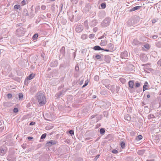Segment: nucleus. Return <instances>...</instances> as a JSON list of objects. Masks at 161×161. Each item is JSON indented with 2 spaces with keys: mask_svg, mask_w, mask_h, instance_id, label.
Wrapping results in <instances>:
<instances>
[{
  "mask_svg": "<svg viewBox=\"0 0 161 161\" xmlns=\"http://www.w3.org/2000/svg\"><path fill=\"white\" fill-rule=\"evenodd\" d=\"M36 99L40 106H42L46 103V97L41 92L37 93Z\"/></svg>",
  "mask_w": 161,
  "mask_h": 161,
  "instance_id": "f257e3e1",
  "label": "nucleus"
},
{
  "mask_svg": "<svg viewBox=\"0 0 161 161\" xmlns=\"http://www.w3.org/2000/svg\"><path fill=\"white\" fill-rule=\"evenodd\" d=\"M26 31V29L22 27H21L17 29L16 30V34L19 36H22L24 35Z\"/></svg>",
  "mask_w": 161,
  "mask_h": 161,
  "instance_id": "f03ea898",
  "label": "nucleus"
},
{
  "mask_svg": "<svg viewBox=\"0 0 161 161\" xmlns=\"http://www.w3.org/2000/svg\"><path fill=\"white\" fill-rule=\"evenodd\" d=\"M110 19L108 18H106L101 23V25L103 27L108 26L110 22Z\"/></svg>",
  "mask_w": 161,
  "mask_h": 161,
  "instance_id": "7ed1b4c3",
  "label": "nucleus"
},
{
  "mask_svg": "<svg viewBox=\"0 0 161 161\" xmlns=\"http://www.w3.org/2000/svg\"><path fill=\"white\" fill-rule=\"evenodd\" d=\"M7 151L6 148L4 146L0 148V155L3 156L6 153Z\"/></svg>",
  "mask_w": 161,
  "mask_h": 161,
  "instance_id": "20e7f679",
  "label": "nucleus"
},
{
  "mask_svg": "<svg viewBox=\"0 0 161 161\" xmlns=\"http://www.w3.org/2000/svg\"><path fill=\"white\" fill-rule=\"evenodd\" d=\"M57 143V142L55 140L48 141L46 144V146H47L51 147L53 145L56 144Z\"/></svg>",
  "mask_w": 161,
  "mask_h": 161,
  "instance_id": "39448f33",
  "label": "nucleus"
},
{
  "mask_svg": "<svg viewBox=\"0 0 161 161\" xmlns=\"http://www.w3.org/2000/svg\"><path fill=\"white\" fill-rule=\"evenodd\" d=\"M83 29V27L82 25H77L75 28V30L78 32H80Z\"/></svg>",
  "mask_w": 161,
  "mask_h": 161,
  "instance_id": "423d86ee",
  "label": "nucleus"
},
{
  "mask_svg": "<svg viewBox=\"0 0 161 161\" xmlns=\"http://www.w3.org/2000/svg\"><path fill=\"white\" fill-rule=\"evenodd\" d=\"M137 23L135 22V20H133L132 19H130L128 20L127 23V25L128 26H132Z\"/></svg>",
  "mask_w": 161,
  "mask_h": 161,
  "instance_id": "0eeeda50",
  "label": "nucleus"
},
{
  "mask_svg": "<svg viewBox=\"0 0 161 161\" xmlns=\"http://www.w3.org/2000/svg\"><path fill=\"white\" fill-rule=\"evenodd\" d=\"M128 52L127 51H125L122 53L120 55V57L122 58H125L128 57Z\"/></svg>",
  "mask_w": 161,
  "mask_h": 161,
  "instance_id": "6e6552de",
  "label": "nucleus"
},
{
  "mask_svg": "<svg viewBox=\"0 0 161 161\" xmlns=\"http://www.w3.org/2000/svg\"><path fill=\"white\" fill-rule=\"evenodd\" d=\"M58 64V62L57 61H52L50 63V65L51 67H55L57 66Z\"/></svg>",
  "mask_w": 161,
  "mask_h": 161,
  "instance_id": "1a4fd4ad",
  "label": "nucleus"
},
{
  "mask_svg": "<svg viewBox=\"0 0 161 161\" xmlns=\"http://www.w3.org/2000/svg\"><path fill=\"white\" fill-rule=\"evenodd\" d=\"M132 43L134 45H137L140 44V42L136 39H134L133 41H132Z\"/></svg>",
  "mask_w": 161,
  "mask_h": 161,
  "instance_id": "9d476101",
  "label": "nucleus"
},
{
  "mask_svg": "<svg viewBox=\"0 0 161 161\" xmlns=\"http://www.w3.org/2000/svg\"><path fill=\"white\" fill-rule=\"evenodd\" d=\"M93 49L95 50H104V49L102 48L99 46H94Z\"/></svg>",
  "mask_w": 161,
  "mask_h": 161,
  "instance_id": "9b49d317",
  "label": "nucleus"
},
{
  "mask_svg": "<svg viewBox=\"0 0 161 161\" xmlns=\"http://www.w3.org/2000/svg\"><path fill=\"white\" fill-rule=\"evenodd\" d=\"M97 23V21L96 20H92L90 24V25L92 27H94L96 25Z\"/></svg>",
  "mask_w": 161,
  "mask_h": 161,
  "instance_id": "f8f14e48",
  "label": "nucleus"
},
{
  "mask_svg": "<svg viewBox=\"0 0 161 161\" xmlns=\"http://www.w3.org/2000/svg\"><path fill=\"white\" fill-rule=\"evenodd\" d=\"M107 43V41L106 40H102L100 43V45L101 46H105Z\"/></svg>",
  "mask_w": 161,
  "mask_h": 161,
  "instance_id": "ddd939ff",
  "label": "nucleus"
},
{
  "mask_svg": "<svg viewBox=\"0 0 161 161\" xmlns=\"http://www.w3.org/2000/svg\"><path fill=\"white\" fill-rule=\"evenodd\" d=\"M34 76V75L33 74H30L28 76L27 78L26 79L25 82L27 80H30L32 79Z\"/></svg>",
  "mask_w": 161,
  "mask_h": 161,
  "instance_id": "4468645a",
  "label": "nucleus"
},
{
  "mask_svg": "<svg viewBox=\"0 0 161 161\" xmlns=\"http://www.w3.org/2000/svg\"><path fill=\"white\" fill-rule=\"evenodd\" d=\"M125 119L128 121H129L130 120L131 117L129 114H126L125 116L124 117Z\"/></svg>",
  "mask_w": 161,
  "mask_h": 161,
  "instance_id": "2eb2a0df",
  "label": "nucleus"
},
{
  "mask_svg": "<svg viewBox=\"0 0 161 161\" xmlns=\"http://www.w3.org/2000/svg\"><path fill=\"white\" fill-rule=\"evenodd\" d=\"M129 87L131 88H132L134 86V82L132 80H130L129 82Z\"/></svg>",
  "mask_w": 161,
  "mask_h": 161,
  "instance_id": "dca6fc26",
  "label": "nucleus"
},
{
  "mask_svg": "<svg viewBox=\"0 0 161 161\" xmlns=\"http://www.w3.org/2000/svg\"><path fill=\"white\" fill-rule=\"evenodd\" d=\"M148 84V83L147 81L145 82L144 85L143 86V91H144L146 90L147 89Z\"/></svg>",
  "mask_w": 161,
  "mask_h": 161,
  "instance_id": "f3484780",
  "label": "nucleus"
},
{
  "mask_svg": "<svg viewBox=\"0 0 161 161\" xmlns=\"http://www.w3.org/2000/svg\"><path fill=\"white\" fill-rule=\"evenodd\" d=\"M140 8L141 6H137L131 9L130 11H134L136 10L139 9Z\"/></svg>",
  "mask_w": 161,
  "mask_h": 161,
  "instance_id": "a211bd4d",
  "label": "nucleus"
},
{
  "mask_svg": "<svg viewBox=\"0 0 161 161\" xmlns=\"http://www.w3.org/2000/svg\"><path fill=\"white\" fill-rule=\"evenodd\" d=\"M94 57L97 59H100L101 58V56L100 55H98V54H97V55H94L93 56V58H94ZM95 60V58H94Z\"/></svg>",
  "mask_w": 161,
  "mask_h": 161,
  "instance_id": "6ab92c4d",
  "label": "nucleus"
},
{
  "mask_svg": "<svg viewBox=\"0 0 161 161\" xmlns=\"http://www.w3.org/2000/svg\"><path fill=\"white\" fill-rule=\"evenodd\" d=\"M156 46L159 48L161 47V42L158 41L157 42L156 44Z\"/></svg>",
  "mask_w": 161,
  "mask_h": 161,
  "instance_id": "aec40b11",
  "label": "nucleus"
},
{
  "mask_svg": "<svg viewBox=\"0 0 161 161\" xmlns=\"http://www.w3.org/2000/svg\"><path fill=\"white\" fill-rule=\"evenodd\" d=\"M87 37V35L85 34H83L81 36V38L83 40L86 39Z\"/></svg>",
  "mask_w": 161,
  "mask_h": 161,
  "instance_id": "412c9836",
  "label": "nucleus"
},
{
  "mask_svg": "<svg viewBox=\"0 0 161 161\" xmlns=\"http://www.w3.org/2000/svg\"><path fill=\"white\" fill-rule=\"evenodd\" d=\"M115 86L114 85H112L110 87V90L112 92H114V91Z\"/></svg>",
  "mask_w": 161,
  "mask_h": 161,
  "instance_id": "4be33fe9",
  "label": "nucleus"
},
{
  "mask_svg": "<svg viewBox=\"0 0 161 161\" xmlns=\"http://www.w3.org/2000/svg\"><path fill=\"white\" fill-rule=\"evenodd\" d=\"M100 133L101 134H103L105 132V130L104 129L101 128L100 130Z\"/></svg>",
  "mask_w": 161,
  "mask_h": 161,
  "instance_id": "5701e85b",
  "label": "nucleus"
},
{
  "mask_svg": "<svg viewBox=\"0 0 161 161\" xmlns=\"http://www.w3.org/2000/svg\"><path fill=\"white\" fill-rule=\"evenodd\" d=\"M120 146L122 149L125 148V144L123 142H122L120 143Z\"/></svg>",
  "mask_w": 161,
  "mask_h": 161,
  "instance_id": "b1692460",
  "label": "nucleus"
},
{
  "mask_svg": "<svg viewBox=\"0 0 161 161\" xmlns=\"http://www.w3.org/2000/svg\"><path fill=\"white\" fill-rule=\"evenodd\" d=\"M19 97L20 100H22L23 97V95L21 93H20L19 94Z\"/></svg>",
  "mask_w": 161,
  "mask_h": 161,
  "instance_id": "393cba45",
  "label": "nucleus"
},
{
  "mask_svg": "<svg viewBox=\"0 0 161 161\" xmlns=\"http://www.w3.org/2000/svg\"><path fill=\"white\" fill-rule=\"evenodd\" d=\"M20 6L19 5L16 4L14 5V8L15 9H18L20 8Z\"/></svg>",
  "mask_w": 161,
  "mask_h": 161,
  "instance_id": "a878e982",
  "label": "nucleus"
},
{
  "mask_svg": "<svg viewBox=\"0 0 161 161\" xmlns=\"http://www.w3.org/2000/svg\"><path fill=\"white\" fill-rule=\"evenodd\" d=\"M52 127L50 125H47L45 129L47 130H49L52 129Z\"/></svg>",
  "mask_w": 161,
  "mask_h": 161,
  "instance_id": "bb28decb",
  "label": "nucleus"
},
{
  "mask_svg": "<svg viewBox=\"0 0 161 161\" xmlns=\"http://www.w3.org/2000/svg\"><path fill=\"white\" fill-rule=\"evenodd\" d=\"M144 47L147 49H148L150 48V46L148 44H147L145 45Z\"/></svg>",
  "mask_w": 161,
  "mask_h": 161,
  "instance_id": "cd10ccee",
  "label": "nucleus"
},
{
  "mask_svg": "<svg viewBox=\"0 0 161 161\" xmlns=\"http://www.w3.org/2000/svg\"><path fill=\"white\" fill-rule=\"evenodd\" d=\"M155 117L154 115L152 114H150L148 116V119H151V118H154Z\"/></svg>",
  "mask_w": 161,
  "mask_h": 161,
  "instance_id": "c85d7f7f",
  "label": "nucleus"
},
{
  "mask_svg": "<svg viewBox=\"0 0 161 161\" xmlns=\"http://www.w3.org/2000/svg\"><path fill=\"white\" fill-rule=\"evenodd\" d=\"M144 153V151L142 150L138 151V153L140 155H142Z\"/></svg>",
  "mask_w": 161,
  "mask_h": 161,
  "instance_id": "c756f323",
  "label": "nucleus"
},
{
  "mask_svg": "<svg viewBox=\"0 0 161 161\" xmlns=\"http://www.w3.org/2000/svg\"><path fill=\"white\" fill-rule=\"evenodd\" d=\"M108 47L113 48L114 47V45L112 43H109L108 45Z\"/></svg>",
  "mask_w": 161,
  "mask_h": 161,
  "instance_id": "7c9ffc66",
  "label": "nucleus"
},
{
  "mask_svg": "<svg viewBox=\"0 0 161 161\" xmlns=\"http://www.w3.org/2000/svg\"><path fill=\"white\" fill-rule=\"evenodd\" d=\"M95 36V35L94 34H92L89 35V37L90 38H93Z\"/></svg>",
  "mask_w": 161,
  "mask_h": 161,
  "instance_id": "2f4dec72",
  "label": "nucleus"
},
{
  "mask_svg": "<svg viewBox=\"0 0 161 161\" xmlns=\"http://www.w3.org/2000/svg\"><path fill=\"white\" fill-rule=\"evenodd\" d=\"M46 134L45 133L43 134L41 136V139H44L46 137Z\"/></svg>",
  "mask_w": 161,
  "mask_h": 161,
  "instance_id": "473e14b6",
  "label": "nucleus"
},
{
  "mask_svg": "<svg viewBox=\"0 0 161 161\" xmlns=\"http://www.w3.org/2000/svg\"><path fill=\"white\" fill-rule=\"evenodd\" d=\"M38 35L37 34H35L34 35L33 38L34 39H35L38 37Z\"/></svg>",
  "mask_w": 161,
  "mask_h": 161,
  "instance_id": "72a5a7b5",
  "label": "nucleus"
},
{
  "mask_svg": "<svg viewBox=\"0 0 161 161\" xmlns=\"http://www.w3.org/2000/svg\"><path fill=\"white\" fill-rule=\"evenodd\" d=\"M106 6V4L105 3H102L101 4V7L103 8H104Z\"/></svg>",
  "mask_w": 161,
  "mask_h": 161,
  "instance_id": "f704fd0d",
  "label": "nucleus"
},
{
  "mask_svg": "<svg viewBox=\"0 0 161 161\" xmlns=\"http://www.w3.org/2000/svg\"><path fill=\"white\" fill-rule=\"evenodd\" d=\"M18 109L17 108H15L14 109V112L15 113L18 112Z\"/></svg>",
  "mask_w": 161,
  "mask_h": 161,
  "instance_id": "c9c22d12",
  "label": "nucleus"
},
{
  "mask_svg": "<svg viewBox=\"0 0 161 161\" xmlns=\"http://www.w3.org/2000/svg\"><path fill=\"white\" fill-rule=\"evenodd\" d=\"M46 7L45 5H42L41 6V9L42 10H44L46 9Z\"/></svg>",
  "mask_w": 161,
  "mask_h": 161,
  "instance_id": "e433bc0d",
  "label": "nucleus"
},
{
  "mask_svg": "<svg viewBox=\"0 0 161 161\" xmlns=\"http://www.w3.org/2000/svg\"><path fill=\"white\" fill-rule=\"evenodd\" d=\"M88 81H87V80L86 81H85V84L82 86V87L83 88V87H85V86H86L88 85Z\"/></svg>",
  "mask_w": 161,
  "mask_h": 161,
  "instance_id": "4c0bfd02",
  "label": "nucleus"
},
{
  "mask_svg": "<svg viewBox=\"0 0 161 161\" xmlns=\"http://www.w3.org/2000/svg\"><path fill=\"white\" fill-rule=\"evenodd\" d=\"M26 1L24 0H23L21 2V4H22V5H25L26 4Z\"/></svg>",
  "mask_w": 161,
  "mask_h": 161,
  "instance_id": "58836bf2",
  "label": "nucleus"
},
{
  "mask_svg": "<svg viewBox=\"0 0 161 161\" xmlns=\"http://www.w3.org/2000/svg\"><path fill=\"white\" fill-rule=\"evenodd\" d=\"M140 84L139 83L137 82L136 83L135 87H138L140 86Z\"/></svg>",
  "mask_w": 161,
  "mask_h": 161,
  "instance_id": "ea45409f",
  "label": "nucleus"
},
{
  "mask_svg": "<svg viewBox=\"0 0 161 161\" xmlns=\"http://www.w3.org/2000/svg\"><path fill=\"white\" fill-rule=\"evenodd\" d=\"M137 138L138 140H139L142 139V136L141 135H139L138 136Z\"/></svg>",
  "mask_w": 161,
  "mask_h": 161,
  "instance_id": "a19ab883",
  "label": "nucleus"
},
{
  "mask_svg": "<svg viewBox=\"0 0 161 161\" xmlns=\"http://www.w3.org/2000/svg\"><path fill=\"white\" fill-rule=\"evenodd\" d=\"M157 64L159 66H161V59L158 62Z\"/></svg>",
  "mask_w": 161,
  "mask_h": 161,
  "instance_id": "79ce46f5",
  "label": "nucleus"
},
{
  "mask_svg": "<svg viewBox=\"0 0 161 161\" xmlns=\"http://www.w3.org/2000/svg\"><path fill=\"white\" fill-rule=\"evenodd\" d=\"M78 0H71V2L75 4L76 3L78 2Z\"/></svg>",
  "mask_w": 161,
  "mask_h": 161,
  "instance_id": "37998d69",
  "label": "nucleus"
},
{
  "mask_svg": "<svg viewBox=\"0 0 161 161\" xmlns=\"http://www.w3.org/2000/svg\"><path fill=\"white\" fill-rule=\"evenodd\" d=\"M7 97L8 98H10L12 97V95L11 94L9 93L8 94Z\"/></svg>",
  "mask_w": 161,
  "mask_h": 161,
  "instance_id": "c03bdc74",
  "label": "nucleus"
},
{
  "mask_svg": "<svg viewBox=\"0 0 161 161\" xmlns=\"http://www.w3.org/2000/svg\"><path fill=\"white\" fill-rule=\"evenodd\" d=\"M69 133L71 135L74 134V131L72 130H69Z\"/></svg>",
  "mask_w": 161,
  "mask_h": 161,
  "instance_id": "a18cd8bd",
  "label": "nucleus"
},
{
  "mask_svg": "<svg viewBox=\"0 0 161 161\" xmlns=\"http://www.w3.org/2000/svg\"><path fill=\"white\" fill-rule=\"evenodd\" d=\"M98 29L97 27H95L93 29V31L94 32H96L97 31Z\"/></svg>",
  "mask_w": 161,
  "mask_h": 161,
  "instance_id": "49530a36",
  "label": "nucleus"
},
{
  "mask_svg": "<svg viewBox=\"0 0 161 161\" xmlns=\"http://www.w3.org/2000/svg\"><path fill=\"white\" fill-rule=\"evenodd\" d=\"M112 153L115 154H116L118 153V151L116 150H114L112 151Z\"/></svg>",
  "mask_w": 161,
  "mask_h": 161,
  "instance_id": "de8ad7c7",
  "label": "nucleus"
},
{
  "mask_svg": "<svg viewBox=\"0 0 161 161\" xmlns=\"http://www.w3.org/2000/svg\"><path fill=\"white\" fill-rule=\"evenodd\" d=\"M105 86L108 89H109L111 86L109 85H105Z\"/></svg>",
  "mask_w": 161,
  "mask_h": 161,
  "instance_id": "09e8293b",
  "label": "nucleus"
},
{
  "mask_svg": "<svg viewBox=\"0 0 161 161\" xmlns=\"http://www.w3.org/2000/svg\"><path fill=\"white\" fill-rule=\"evenodd\" d=\"M158 36L157 35H154L152 36L153 38L154 39H156L157 38Z\"/></svg>",
  "mask_w": 161,
  "mask_h": 161,
  "instance_id": "8fccbe9b",
  "label": "nucleus"
},
{
  "mask_svg": "<svg viewBox=\"0 0 161 161\" xmlns=\"http://www.w3.org/2000/svg\"><path fill=\"white\" fill-rule=\"evenodd\" d=\"M9 104L8 103L6 102L3 103V105L4 106H7L8 104Z\"/></svg>",
  "mask_w": 161,
  "mask_h": 161,
  "instance_id": "3c124183",
  "label": "nucleus"
},
{
  "mask_svg": "<svg viewBox=\"0 0 161 161\" xmlns=\"http://www.w3.org/2000/svg\"><path fill=\"white\" fill-rule=\"evenodd\" d=\"M99 79V77L98 76H95L94 77V80H97Z\"/></svg>",
  "mask_w": 161,
  "mask_h": 161,
  "instance_id": "603ef678",
  "label": "nucleus"
},
{
  "mask_svg": "<svg viewBox=\"0 0 161 161\" xmlns=\"http://www.w3.org/2000/svg\"><path fill=\"white\" fill-rule=\"evenodd\" d=\"M35 123L34 122H31L30 123V125H35Z\"/></svg>",
  "mask_w": 161,
  "mask_h": 161,
  "instance_id": "864d4df0",
  "label": "nucleus"
},
{
  "mask_svg": "<svg viewBox=\"0 0 161 161\" xmlns=\"http://www.w3.org/2000/svg\"><path fill=\"white\" fill-rule=\"evenodd\" d=\"M99 155H97L95 158H94L95 160H97V159L99 157Z\"/></svg>",
  "mask_w": 161,
  "mask_h": 161,
  "instance_id": "5fc2aeb1",
  "label": "nucleus"
},
{
  "mask_svg": "<svg viewBox=\"0 0 161 161\" xmlns=\"http://www.w3.org/2000/svg\"><path fill=\"white\" fill-rule=\"evenodd\" d=\"M75 70L76 71H78L79 70V68L78 66H75Z\"/></svg>",
  "mask_w": 161,
  "mask_h": 161,
  "instance_id": "6e6d98bb",
  "label": "nucleus"
},
{
  "mask_svg": "<svg viewBox=\"0 0 161 161\" xmlns=\"http://www.w3.org/2000/svg\"><path fill=\"white\" fill-rule=\"evenodd\" d=\"M33 137H29L27 138V139L28 140H31L33 139Z\"/></svg>",
  "mask_w": 161,
  "mask_h": 161,
  "instance_id": "4d7b16f0",
  "label": "nucleus"
},
{
  "mask_svg": "<svg viewBox=\"0 0 161 161\" xmlns=\"http://www.w3.org/2000/svg\"><path fill=\"white\" fill-rule=\"evenodd\" d=\"M116 91H118V90L119 89V86H117L116 87Z\"/></svg>",
  "mask_w": 161,
  "mask_h": 161,
  "instance_id": "13d9d810",
  "label": "nucleus"
},
{
  "mask_svg": "<svg viewBox=\"0 0 161 161\" xmlns=\"http://www.w3.org/2000/svg\"><path fill=\"white\" fill-rule=\"evenodd\" d=\"M83 80H81L80 82V85H81L83 84Z\"/></svg>",
  "mask_w": 161,
  "mask_h": 161,
  "instance_id": "bf43d9fd",
  "label": "nucleus"
},
{
  "mask_svg": "<svg viewBox=\"0 0 161 161\" xmlns=\"http://www.w3.org/2000/svg\"><path fill=\"white\" fill-rule=\"evenodd\" d=\"M104 50V51H107V52H109L110 51L108 49H104V50Z\"/></svg>",
  "mask_w": 161,
  "mask_h": 161,
  "instance_id": "052dcab7",
  "label": "nucleus"
},
{
  "mask_svg": "<svg viewBox=\"0 0 161 161\" xmlns=\"http://www.w3.org/2000/svg\"><path fill=\"white\" fill-rule=\"evenodd\" d=\"M103 37H104V36H101V37H100L98 38V39H100L103 38Z\"/></svg>",
  "mask_w": 161,
  "mask_h": 161,
  "instance_id": "680f3d73",
  "label": "nucleus"
},
{
  "mask_svg": "<svg viewBox=\"0 0 161 161\" xmlns=\"http://www.w3.org/2000/svg\"><path fill=\"white\" fill-rule=\"evenodd\" d=\"M154 160L153 159H147V161H153Z\"/></svg>",
  "mask_w": 161,
  "mask_h": 161,
  "instance_id": "e2e57ef3",
  "label": "nucleus"
},
{
  "mask_svg": "<svg viewBox=\"0 0 161 161\" xmlns=\"http://www.w3.org/2000/svg\"><path fill=\"white\" fill-rule=\"evenodd\" d=\"M104 81H106V82H109V80H103V81L104 82Z\"/></svg>",
  "mask_w": 161,
  "mask_h": 161,
  "instance_id": "0e129e2a",
  "label": "nucleus"
},
{
  "mask_svg": "<svg viewBox=\"0 0 161 161\" xmlns=\"http://www.w3.org/2000/svg\"><path fill=\"white\" fill-rule=\"evenodd\" d=\"M96 97V95H93L92 96V98H95Z\"/></svg>",
  "mask_w": 161,
  "mask_h": 161,
  "instance_id": "69168bd1",
  "label": "nucleus"
},
{
  "mask_svg": "<svg viewBox=\"0 0 161 161\" xmlns=\"http://www.w3.org/2000/svg\"><path fill=\"white\" fill-rule=\"evenodd\" d=\"M147 98H149L150 97V95L149 94H147Z\"/></svg>",
  "mask_w": 161,
  "mask_h": 161,
  "instance_id": "338daca9",
  "label": "nucleus"
},
{
  "mask_svg": "<svg viewBox=\"0 0 161 161\" xmlns=\"http://www.w3.org/2000/svg\"><path fill=\"white\" fill-rule=\"evenodd\" d=\"M130 67H131V69H133V66L132 65H130Z\"/></svg>",
  "mask_w": 161,
  "mask_h": 161,
  "instance_id": "774afa93",
  "label": "nucleus"
}]
</instances>
